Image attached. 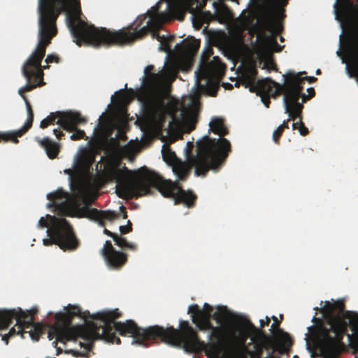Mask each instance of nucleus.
I'll return each instance as SVG.
<instances>
[{
  "mask_svg": "<svg viewBox=\"0 0 358 358\" xmlns=\"http://www.w3.org/2000/svg\"><path fill=\"white\" fill-rule=\"evenodd\" d=\"M120 209L123 213V216H122V218L123 219H127V211H126V208L124 206H122L120 207Z\"/></svg>",
  "mask_w": 358,
  "mask_h": 358,
  "instance_id": "obj_50",
  "label": "nucleus"
},
{
  "mask_svg": "<svg viewBox=\"0 0 358 358\" xmlns=\"http://www.w3.org/2000/svg\"><path fill=\"white\" fill-rule=\"evenodd\" d=\"M80 3L76 5L66 15V24L73 38V41L78 45L82 44L91 45L94 48L122 45L145 37L149 31L152 37L160 42V50L168 52L171 49L170 43L173 36L166 37L159 34L163 20L159 17H152L147 24L141 29L146 19V15L138 16L135 22L127 29L111 31L106 27H96L81 18Z\"/></svg>",
  "mask_w": 358,
  "mask_h": 358,
  "instance_id": "obj_2",
  "label": "nucleus"
},
{
  "mask_svg": "<svg viewBox=\"0 0 358 358\" xmlns=\"http://www.w3.org/2000/svg\"><path fill=\"white\" fill-rule=\"evenodd\" d=\"M45 358H52V357H45ZM52 358H55V357H52Z\"/></svg>",
  "mask_w": 358,
  "mask_h": 358,
  "instance_id": "obj_60",
  "label": "nucleus"
},
{
  "mask_svg": "<svg viewBox=\"0 0 358 358\" xmlns=\"http://www.w3.org/2000/svg\"><path fill=\"white\" fill-rule=\"evenodd\" d=\"M334 10L336 20L350 33L345 47L349 60L346 70L349 77L358 82V0H336Z\"/></svg>",
  "mask_w": 358,
  "mask_h": 358,
  "instance_id": "obj_8",
  "label": "nucleus"
},
{
  "mask_svg": "<svg viewBox=\"0 0 358 358\" xmlns=\"http://www.w3.org/2000/svg\"><path fill=\"white\" fill-rule=\"evenodd\" d=\"M251 91H255L261 96L262 101L268 108L271 103L270 96L275 97L283 94L282 85L272 80L271 78H265L258 80L252 87Z\"/></svg>",
  "mask_w": 358,
  "mask_h": 358,
  "instance_id": "obj_15",
  "label": "nucleus"
},
{
  "mask_svg": "<svg viewBox=\"0 0 358 358\" xmlns=\"http://www.w3.org/2000/svg\"><path fill=\"white\" fill-rule=\"evenodd\" d=\"M187 146L189 148L186 150V162L173 167L174 173L181 180H186L192 168L197 176H206L209 171L218 172L231 152V143L227 138L216 140L207 135L196 142L195 155L192 152V143L188 142Z\"/></svg>",
  "mask_w": 358,
  "mask_h": 358,
  "instance_id": "obj_6",
  "label": "nucleus"
},
{
  "mask_svg": "<svg viewBox=\"0 0 358 358\" xmlns=\"http://www.w3.org/2000/svg\"><path fill=\"white\" fill-rule=\"evenodd\" d=\"M289 122L287 120H285L283 121V122L279 126V127H281L283 131H285V129H289Z\"/></svg>",
  "mask_w": 358,
  "mask_h": 358,
  "instance_id": "obj_47",
  "label": "nucleus"
},
{
  "mask_svg": "<svg viewBox=\"0 0 358 358\" xmlns=\"http://www.w3.org/2000/svg\"><path fill=\"white\" fill-rule=\"evenodd\" d=\"M135 94V92L134 90L129 89L127 90V94L123 93L122 94V101H125L129 99H131L134 98Z\"/></svg>",
  "mask_w": 358,
  "mask_h": 358,
  "instance_id": "obj_38",
  "label": "nucleus"
},
{
  "mask_svg": "<svg viewBox=\"0 0 358 358\" xmlns=\"http://www.w3.org/2000/svg\"><path fill=\"white\" fill-rule=\"evenodd\" d=\"M68 352L70 353L71 355H72L75 357H80L85 356V353H83V352H79L78 350H70Z\"/></svg>",
  "mask_w": 358,
  "mask_h": 358,
  "instance_id": "obj_42",
  "label": "nucleus"
},
{
  "mask_svg": "<svg viewBox=\"0 0 358 358\" xmlns=\"http://www.w3.org/2000/svg\"><path fill=\"white\" fill-rule=\"evenodd\" d=\"M103 233H104L106 235H107V236H110V237L113 238V239H114V238H115V236L117 235L116 234H115V233H113V232H111L110 231L108 230L107 229H104V230H103Z\"/></svg>",
  "mask_w": 358,
  "mask_h": 358,
  "instance_id": "obj_45",
  "label": "nucleus"
},
{
  "mask_svg": "<svg viewBox=\"0 0 358 358\" xmlns=\"http://www.w3.org/2000/svg\"><path fill=\"white\" fill-rule=\"evenodd\" d=\"M163 156H164V158L165 159L166 158V155H165V152L163 151Z\"/></svg>",
  "mask_w": 358,
  "mask_h": 358,
  "instance_id": "obj_58",
  "label": "nucleus"
},
{
  "mask_svg": "<svg viewBox=\"0 0 358 358\" xmlns=\"http://www.w3.org/2000/svg\"><path fill=\"white\" fill-rule=\"evenodd\" d=\"M280 41L281 42L284 41V38H283L282 36H280Z\"/></svg>",
  "mask_w": 358,
  "mask_h": 358,
  "instance_id": "obj_56",
  "label": "nucleus"
},
{
  "mask_svg": "<svg viewBox=\"0 0 358 358\" xmlns=\"http://www.w3.org/2000/svg\"><path fill=\"white\" fill-rule=\"evenodd\" d=\"M98 131V127H96L95 129H94V133L96 134Z\"/></svg>",
  "mask_w": 358,
  "mask_h": 358,
  "instance_id": "obj_57",
  "label": "nucleus"
},
{
  "mask_svg": "<svg viewBox=\"0 0 358 358\" xmlns=\"http://www.w3.org/2000/svg\"><path fill=\"white\" fill-rule=\"evenodd\" d=\"M57 34L56 22L39 20L38 41L34 51L24 63L22 73L27 80V85L18 90L19 94L23 99L27 111V120L23 127L16 131H0V142H12L18 143V138L26 134L32 127L34 112L25 93L30 92L37 87L45 85L43 82V70L49 66H42L41 62L45 57L46 48L50 44L51 40Z\"/></svg>",
  "mask_w": 358,
  "mask_h": 358,
  "instance_id": "obj_5",
  "label": "nucleus"
},
{
  "mask_svg": "<svg viewBox=\"0 0 358 358\" xmlns=\"http://www.w3.org/2000/svg\"><path fill=\"white\" fill-rule=\"evenodd\" d=\"M45 62L47 64L52 63L54 62L57 63L59 62V57L55 55H48L46 57Z\"/></svg>",
  "mask_w": 358,
  "mask_h": 358,
  "instance_id": "obj_40",
  "label": "nucleus"
},
{
  "mask_svg": "<svg viewBox=\"0 0 358 358\" xmlns=\"http://www.w3.org/2000/svg\"><path fill=\"white\" fill-rule=\"evenodd\" d=\"M305 73H306L305 71L297 73L289 71L286 75H284L285 83L282 85L283 90H286L289 92H294L300 96L301 92L303 90V85L306 80H308L310 83H313L317 80L316 78L312 76L301 77V75Z\"/></svg>",
  "mask_w": 358,
  "mask_h": 358,
  "instance_id": "obj_16",
  "label": "nucleus"
},
{
  "mask_svg": "<svg viewBox=\"0 0 358 358\" xmlns=\"http://www.w3.org/2000/svg\"><path fill=\"white\" fill-rule=\"evenodd\" d=\"M320 73H321V71H320V69H317V70L316 71V74H317V75H320Z\"/></svg>",
  "mask_w": 358,
  "mask_h": 358,
  "instance_id": "obj_54",
  "label": "nucleus"
},
{
  "mask_svg": "<svg viewBox=\"0 0 358 358\" xmlns=\"http://www.w3.org/2000/svg\"><path fill=\"white\" fill-rule=\"evenodd\" d=\"M125 248L129 249L131 250H136L137 249L136 245L131 243H127Z\"/></svg>",
  "mask_w": 358,
  "mask_h": 358,
  "instance_id": "obj_46",
  "label": "nucleus"
},
{
  "mask_svg": "<svg viewBox=\"0 0 358 358\" xmlns=\"http://www.w3.org/2000/svg\"><path fill=\"white\" fill-rule=\"evenodd\" d=\"M188 313L191 314L192 320H193V317H196L197 319L200 316L204 315V312L197 304H192L188 308Z\"/></svg>",
  "mask_w": 358,
  "mask_h": 358,
  "instance_id": "obj_29",
  "label": "nucleus"
},
{
  "mask_svg": "<svg viewBox=\"0 0 358 358\" xmlns=\"http://www.w3.org/2000/svg\"><path fill=\"white\" fill-rule=\"evenodd\" d=\"M83 160L85 162V164L87 167L91 166L95 161L94 155L86 156L83 157Z\"/></svg>",
  "mask_w": 358,
  "mask_h": 358,
  "instance_id": "obj_39",
  "label": "nucleus"
},
{
  "mask_svg": "<svg viewBox=\"0 0 358 358\" xmlns=\"http://www.w3.org/2000/svg\"><path fill=\"white\" fill-rule=\"evenodd\" d=\"M273 334V340L275 339L282 348L285 349L292 345L293 340L287 332H285L278 328Z\"/></svg>",
  "mask_w": 358,
  "mask_h": 358,
  "instance_id": "obj_24",
  "label": "nucleus"
},
{
  "mask_svg": "<svg viewBox=\"0 0 358 358\" xmlns=\"http://www.w3.org/2000/svg\"><path fill=\"white\" fill-rule=\"evenodd\" d=\"M120 231L121 234H126L132 231V223L130 220L127 221V224L120 227Z\"/></svg>",
  "mask_w": 358,
  "mask_h": 358,
  "instance_id": "obj_34",
  "label": "nucleus"
},
{
  "mask_svg": "<svg viewBox=\"0 0 358 358\" xmlns=\"http://www.w3.org/2000/svg\"><path fill=\"white\" fill-rule=\"evenodd\" d=\"M320 312L329 325V329L324 330L321 341V345L325 350H330L337 342L343 338L349 326L352 331L358 329V314L345 310L343 300H338L334 303L326 301L325 305L320 308ZM355 343L358 348V333L355 336Z\"/></svg>",
  "mask_w": 358,
  "mask_h": 358,
  "instance_id": "obj_7",
  "label": "nucleus"
},
{
  "mask_svg": "<svg viewBox=\"0 0 358 358\" xmlns=\"http://www.w3.org/2000/svg\"><path fill=\"white\" fill-rule=\"evenodd\" d=\"M14 334H15V328H12L9 332V334H8V336H12ZM6 336H7V335H6Z\"/></svg>",
  "mask_w": 358,
  "mask_h": 358,
  "instance_id": "obj_52",
  "label": "nucleus"
},
{
  "mask_svg": "<svg viewBox=\"0 0 358 358\" xmlns=\"http://www.w3.org/2000/svg\"><path fill=\"white\" fill-rule=\"evenodd\" d=\"M80 0H38L39 20L57 22L59 15L69 12Z\"/></svg>",
  "mask_w": 358,
  "mask_h": 358,
  "instance_id": "obj_12",
  "label": "nucleus"
},
{
  "mask_svg": "<svg viewBox=\"0 0 358 358\" xmlns=\"http://www.w3.org/2000/svg\"><path fill=\"white\" fill-rule=\"evenodd\" d=\"M107 182L117 183L116 192L122 199H138L151 194L155 187L166 198H173L176 205L183 203L188 208L195 205L197 196L191 191H185L177 182L166 180L147 167L139 169L136 174L125 165L121 167V162L108 163L103 171Z\"/></svg>",
  "mask_w": 358,
  "mask_h": 358,
  "instance_id": "obj_3",
  "label": "nucleus"
},
{
  "mask_svg": "<svg viewBox=\"0 0 358 358\" xmlns=\"http://www.w3.org/2000/svg\"><path fill=\"white\" fill-rule=\"evenodd\" d=\"M58 354L62 352V350L59 348H57Z\"/></svg>",
  "mask_w": 358,
  "mask_h": 358,
  "instance_id": "obj_55",
  "label": "nucleus"
},
{
  "mask_svg": "<svg viewBox=\"0 0 358 358\" xmlns=\"http://www.w3.org/2000/svg\"><path fill=\"white\" fill-rule=\"evenodd\" d=\"M113 241H115V244L122 248H125L128 241H127V239L124 237H122L119 235H116L115 237L114 238Z\"/></svg>",
  "mask_w": 358,
  "mask_h": 358,
  "instance_id": "obj_32",
  "label": "nucleus"
},
{
  "mask_svg": "<svg viewBox=\"0 0 358 358\" xmlns=\"http://www.w3.org/2000/svg\"><path fill=\"white\" fill-rule=\"evenodd\" d=\"M196 127V121L194 120L193 117H191L190 120H189L186 122V131L187 132L189 133L192 131H193L195 129Z\"/></svg>",
  "mask_w": 358,
  "mask_h": 358,
  "instance_id": "obj_37",
  "label": "nucleus"
},
{
  "mask_svg": "<svg viewBox=\"0 0 358 358\" xmlns=\"http://www.w3.org/2000/svg\"><path fill=\"white\" fill-rule=\"evenodd\" d=\"M169 68L171 69V71H173L175 73H177L178 71V66L176 64H171Z\"/></svg>",
  "mask_w": 358,
  "mask_h": 358,
  "instance_id": "obj_49",
  "label": "nucleus"
},
{
  "mask_svg": "<svg viewBox=\"0 0 358 358\" xmlns=\"http://www.w3.org/2000/svg\"><path fill=\"white\" fill-rule=\"evenodd\" d=\"M36 141L45 150L48 157L53 159L56 158L59 152L60 145L48 137L43 138H36Z\"/></svg>",
  "mask_w": 358,
  "mask_h": 358,
  "instance_id": "obj_21",
  "label": "nucleus"
},
{
  "mask_svg": "<svg viewBox=\"0 0 358 358\" xmlns=\"http://www.w3.org/2000/svg\"><path fill=\"white\" fill-rule=\"evenodd\" d=\"M213 53V50L209 49L208 50V52H204L202 55V62H206L208 59V57L210 56V55Z\"/></svg>",
  "mask_w": 358,
  "mask_h": 358,
  "instance_id": "obj_43",
  "label": "nucleus"
},
{
  "mask_svg": "<svg viewBox=\"0 0 358 358\" xmlns=\"http://www.w3.org/2000/svg\"><path fill=\"white\" fill-rule=\"evenodd\" d=\"M57 34L56 22L39 20L38 41L34 51L24 63L22 73L27 80V85L18 90L19 94L23 99L27 111V120L23 127L16 131H0V142H12L18 143V138L26 134L32 127L34 112L25 93L30 92L37 87L45 85L43 82V70L49 66H42L41 62L45 57L46 48L50 44L51 40Z\"/></svg>",
  "mask_w": 358,
  "mask_h": 358,
  "instance_id": "obj_4",
  "label": "nucleus"
},
{
  "mask_svg": "<svg viewBox=\"0 0 358 358\" xmlns=\"http://www.w3.org/2000/svg\"><path fill=\"white\" fill-rule=\"evenodd\" d=\"M118 308L106 310L90 314L83 312L78 306L69 304L66 307V342L80 337L87 341L94 338H101L108 343L120 344L116 336L129 334L133 338L132 344L146 346L149 341L161 339L162 341L173 346H181L186 352H199L206 350L210 357L229 358L220 356L221 350L227 346L232 348L236 358H261L264 348L268 347L269 336L257 329L252 322L241 315H231L219 326L210 322L212 317H193L192 322L201 331L210 330V338L216 342L208 345L200 340L196 331L188 321L180 320L179 329L173 327L164 328L158 325L141 328L132 320L116 322L122 317Z\"/></svg>",
  "mask_w": 358,
  "mask_h": 358,
  "instance_id": "obj_1",
  "label": "nucleus"
},
{
  "mask_svg": "<svg viewBox=\"0 0 358 358\" xmlns=\"http://www.w3.org/2000/svg\"><path fill=\"white\" fill-rule=\"evenodd\" d=\"M284 131L282 129L281 127H278L273 133V141L278 144L280 141V138L282 136Z\"/></svg>",
  "mask_w": 358,
  "mask_h": 358,
  "instance_id": "obj_33",
  "label": "nucleus"
},
{
  "mask_svg": "<svg viewBox=\"0 0 358 358\" xmlns=\"http://www.w3.org/2000/svg\"><path fill=\"white\" fill-rule=\"evenodd\" d=\"M85 122L80 117V113L78 112L67 111L50 113V114L43 119L40 123L41 129H45L49 125L54 124L55 122L59 124L64 130H72L76 124Z\"/></svg>",
  "mask_w": 358,
  "mask_h": 358,
  "instance_id": "obj_14",
  "label": "nucleus"
},
{
  "mask_svg": "<svg viewBox=\"0 0 358 358\" xmlns=\"http://www.w3.org/2000/svg\"><path fill=\"white\" fill-rule=\"evenodd\" d=\"M200 43L199 40L189 37L176 44L175 48L181 59L191 64L199 49Z\"/></svg>",
  "mask_w": 358,
  "mask_h": 358,
  "instance_id": "obj_19",
  "label": "nucleus"
},
{
  "mask_svg": "<svg viewBox=\"0 0 358 358\" xmlns=\"http://www.w3.org/2000/svg\"><path fill=\"white\" fill-rule=\"evenodd\" d=\"M53 134L55 135L58 140L62 139V136H64V134L62 131H61L60 128L55 129L53 130Z\"/></svg>",
  "mask_w": 358,
  "mask_h": 358,
  "instance_id": "obj_41",
  "label": "nucleus"
},
{
  "mask_svg": "<svg viewBox=\"0 0 358 358\" xmlns=\"http://www.w3.org/2000/svg\"><path fill=\"white\" fill-rule=\"evenodd\" d=\"M224 67V65L222 63L220 59L218 57H214L212 62L207 64L206 69L201 73L203 78H207L209 76V69H215L217 71H222Z\"/></svg>",
  "mask_w": 358,
  "mask_h": 358,
  "instance_id": "obj_26",
  "label": "nucleus"
},
{
  "mask_svg": "<svg viewBox=\"0 0 358 358\" xmlns=\"http://www.w3.org/2000/svg\"><path fill=\"white\" fill-rule=\"evenodd\" d=\"M80 345L81 347L84 348L86 350H90V347H91V343H90V342H87L85 343H83L80 342Z\"/></svg>",
  "mask_w": 358,
  "mask_h": 358,
  "instance_id": "obj_48",
  "label": "nucleus"
},
{
  "mask_svg": "<svg viewBox=\"0 0 358 358\" xmlns=\"http://www.w3.org/2000/svg\"><path fill=\"white\" fill-rule=\"evenodd\" d=\"M158 9H159V7L157 5L155 6H152L151 8V9L150 10L148 11V13L146 14H145L144 15H149L150 16V19H151L152 17H159L160 19H162V17L161 15H159L158 13Z\"/></svg>",
  "mask_w": 358,
  "mask_h": 358,
  "instance_id": "obj_31",
  "label": "nucleus"
},
{
  "mask_svg": "<svg viewBox=\"0 0 358 358\" xmlns=\"http://www.w3.org/2000/svg\"><path fill=\"white\" fill-rule=\"evenodd\" d=\"M57 214L62 216L73 217L76 213H80L82 216L94 220L101 227L105 226V221H113L120 217L115 211L99 210L90 208L85 198L76 195L69 201H64L57 206Z\"/></svg>",
  "mask_w": 358,
  "mask_h": 358,
  "instance_id": "obj_9",
  "label": "nucleus"
},
{
  "mask_svg": "<svg viewBox=\"0 0 358 358\" xmlns=\"http://www.w3.org/2000/svg\"><path fill=\"white\" fill-rule=\"evenodd\" d=\"M209 127L210 131L220 136L219 138H215L216 140L224 138V136L229 133V130L224 123V120L222 117H213L209 123Z\"/></svg>",
  "mask_w": 358,
  "mask_h": 358,
  "instance_id": "obj_22",
  "label": "nucleus"
},
{
  "mask_svg": "<svg viewBox=\"0 0 358 358\" xmlns=\"http://www.w3.org/2000/svg\"><path fill=\"white\" fill-rule=\"evenodd\" d=\"M287 4V0H269L266 7V11L269 20V27L271 31V34L269 36V40L275 48V51L280 52L282 50L281 47L277 43V36L282 31V25L278 21L283 19L285 17V8Z\"/></svg>",
  "mask_w": 358,
  "mask_h": 358,
  "instance_id": "obj_11",
  "label": "nucleus"
},
{
  "mask_svg": "<svg viewBox=\"0 0 358 358\" xmlns=\"http://www.w3.org/2000/svg\"><path fill=\"white\" fill-rule=\"evenodd\" d=\"M299 125H300V123H299V120L298 121H296V122H294L292 124V129L294 130H296V129H298Z\"/></svg>",
  "mask_w": 358,
  "mask_h": 358,
  "instance_id": "obj_51",
  "label": "nucleus"
},
{
  "mask_svg": "<svg viewBox=\"0 0 358 358\" xmlns=\"http://www.w3.org/2000/svg\"><path fill=\"white\" fill-rule=\"evenodd\" d=\"M272 320H273L274 322L271 325V328L274 329L275 327H278V326L280 325V322L278 321V319L275 316H273Z\"/></svg>",
  "mask_w": 358,
  "mask_h": 358,
  "instance_id": "obj_44",
  "label": "nucleus"
},
{
  "mask_svg": "<svg viewBox=\"0 0 358 358\" xmlns=\"http://www.w3.org/2000/svg\"><path fill=\"white\" fill-rule=\"evenodd\" d=\"M108 266L112 268H120L123 266L127 261V256L125 253L117 251L110 241H106L101 251Z\"/></svg>",
  "mask_w": 358,
  "mask_h": 358,
  "instance_id": "obj_18",
  "label": "nucleus"
},
{
  "mask_svg": "<svg viewBox=\"0 0 358 358\" xmlns=\"http://www.w3.org/2000/svg\"><path fill=\"white\" fill-rule=\"evenodd\" d=\"M216 311L212 315L213 307L207 303L203 305L204 312L203 316L212 317V318L216 320L217 324H221L226 320H229V317L231 315H236V313H231L227 306H218L216 307Z\"/></svg>",
  "mask_w": 358,
  "mask_h": 358,
  "instance_id": "obj_20",
  "label": "nucleus"
},
{
  "mask_svg": "<svg viewBox=\"0 0 358 358\" xmlns=\"http://www.w3.org/2000/svg\"><path fill=\"white\" fill-rule=\"evenodd\" d=\"M213 96H216V92H215L213 94Z\"/></svg>",
  "mask_w": 358,
  "mask_h": 358,
  "instance_id": "obj_59",
  "label": "nucleus"
},
{
  "mask_svg": "<svg viewBox=\"0 0 358 358\" xmlns=\"http://www.w3.org/2000/svg\"><path fill=\"white\" fill-rule=\"evenodd\" d=\"M283 103L285 112L288 114L287 121H296L297 119L302 120L303 103L299 102L300 96L294 92H289L283 90Z\"/></svg>",
  "mask_w": 358,
  "mask_h": 358,
  "instance_id": "obj_17",
  "label": "nucleus"
},
{
  "mask_svg": "<svg viewBox=\"0 0 358 358\" xmlns=\"http://www.w3.org/2000/svg\"><path fill=\"white\" fill-rule=\"evenodd\" d=\"M36 309L23 311L22 309L0 311V328H7L16 320V325L18 326V333L24 329L31 327L34 324V315L36 314Z\"/></svg>",
  "mask_w": 358,
  "mask_h": 358,
  "instance_id": "obj_13",
  "label": "nucleus"
},
{
  "mask_svg": "<svg viewBox=\"0 0 358 358\" xmlns=\"http://www.w3.org/2000/svg\"><path fill=\"white\" fill-rule=\"evenodd\" d=\"M307 92L308 93V96H306L305 94L302 93V91L301 92L300 98H301V99H302V103H305L306 101L310 99L311 98H313L315 95V90L313 87L308 88L307 90Z\"/></svg>",
  "mask_w": 358,
  "mask_h": 358,
  "instance_id": "obj_30",
  "label": "nucleus"
},
{
  "mask_svg": "<svg viewBox=\"0 0 358 358\" xmlns=\"http://www.w3.org/2000/svg\"><path fill=\"white\" fill-rule=\"evenodd\" d=\"M158 102H159V103L161 105V106H162V107L164 106V101H163V99H161V98H160V99L158 100Z\"/></svg>",
  "mask_w": 358,
  "mask_h": 358,
  "instance_id": "obj_53",
  "label": "nucleus"
},
{
  "mask_svg": "<svg viewBox=\"0 0 358 358\" xmlns=\"http://www.w3.org/2000/svg\"><path fill=\"white\" fill-rule=\"evenodd\" d=\"M80 117L82 119H83L85 122H79V123L76 124V125L75 126V127L72 130H66L67 131H69V132H73L72 134V135L70 136V138L72 141H78V140L84 138L85 136V131L83 130L78 129V126L80 125V124H85L87 122V119L83 117H82L81 115H80Z\"/></svg>",
  "mask_w": 358,
  "mask_h": 358,
  "instance_id": "obj_27",
  "label": "nucleus"
},
{
  "mask_svg": "<svg viewBox=\"0 0 358 358\" xmlns=\"http://www.w3.org/2000/svg\"><path fill=\"white\" fill-rule=\"evenodd\" d=\"M155 69L153 65H148L144 70V73L147 77V79L151 83H155L159 79V75L157 73H152L151 71Z\"/></svg>",
  "mask_w": 358,
  "mask_h": 358,
  "instance_id": "obj_28",
  "label": "nucleus"
},
{
  "mask_svg": "<svg viewBox=\"0 0 358 358\" xmlns=\"http://www.w3.org/2000/svg\"><path fill=\"white\" fill-rule=\"evenodd\" d=\"M299 123H300V125L299 126V128L297 130H299L300 134L303 136L308 135L309 133L308 129L305 126L302 120H299Z\"/></svg>",
  "mask_w": 358,
  "mask_h": 358,
  "instance_id": "obj_36",
  "label": "nucleus"
},
{
  "mask_svg": "<svg viewBox=\"0 0 358 358\" xmlns=\"http://www.w3.org/2000/svg\"><path fill=\"white\" fill-rule=\"evenodd\" d=\"M47 218L55 222L47 230L50 238L43 239L44 245L56 244L64 251H73L79 247L80 242L76 237L72 227L66 219L55 218L50 215H47Z\"/></svg>",
  "mask_w": 358,
  "mask_h": 358,
  "instance_id": "obj_10",
  "label": "nucleus"
},
{
  "mask_svg": "<svg viewBox=\"0 0 358 358\" xmlns=\"http://www.w3.org/2000/svg\"><path fill=\"white\" fill-rule=\"evenodd\" d=\"M68 194L63 191L62 189H58L54 192H51L47 194V199L52 201L48 204V208H55V210L57 213V206L59 203H57L55 200L57 199H66L68 197Z\"/></svg>",
  "mask_w": 358,
  "mask_h": 358,
  "instance_id": "obj_25",
  "label": "nucleus"
},
{
  "mask_svg": "<svg viewBox=\"0 0 358 358\" xmlns=\"http://www.w3.org/2000/svg\"><path fill=\"white\" fill-rule=\"evenodd\" d=\"M270 323V318L266 316V321H264L263 320H260V329L259 330L262 331L266 336H269L271 338V340L268 342V347L266 348H264L261 352L260 357L261 358H273V352H270L271 349L274 348L275 344L273 343V338L269 335L266 334L264 331L262 330V328H264L265 326H268ZM257 329L259 328L256 327Z\"/></svg>",
  "mask_w": 358,
  "mask_h": 358,
  "instance_id": "obj_23",
  "label": "nucleus"
},
{
  "mask_svg": "<svg viewBox=\"0 0 358 358\" xmlns=\"http://www.w3.org/2000/svg\"><path fill=\"white\" fill-rule=\"evenodd\" d=\"M49 222H50L52 226L55 221H50L49 219L47 218V216L45 217H41L38 221V227L41 228L48 227L49 225Z\"/></svg>",
  "mask_w": 358,
  "mask_h": 358,
  "instance_id": "obj_35",
  "label": "nucleus"
}]
</instances>
